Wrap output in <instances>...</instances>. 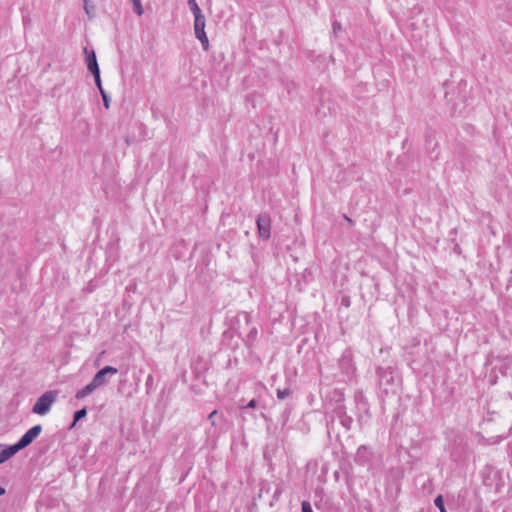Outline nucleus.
Segmentation results:
<instances>
[{
	"mask_svg": "<svg viewBox=\"0 0 512 512\" xmlns=\"http://www.w3.org/2000/svg\"><path fill=\"white\" fill-rule=\"evenodd\" d=\"M289 395H290V390L289 389H283V390L278 389L277 390V397L280 400L286 399Z\"/></svg>",
	"mask_w": 512,
	"mask_h": 512,
	"instance_id": "2eb2a0df",
	"label": "nucleus"
},
{
	"mask_svg": "<svg viewBox=\"0 0 512 512\" xmlns=\"http://www.w3.org/2000/svg\"><path fill=\"white\" fill-rule=\"evenodd\" d=\"M101 96H102V99H103V104L105 106V108H109V103H110V98L108 97L107 93L105 92L104 89H101Z\"/></svg>",
	"mask_w": 512,
	"mask_h": 512,
	"instance_id": "dca6fc26",
	"label": "nucleus"
},
{
	"mask_svg": "<svg viewBox=\"0 0 512 512\" xmlns=\"http://www.w3.org/2000/svg\"><path fill=\"white\" fill-rule=\"evenodd\" d=\"M258 234L263 240H268L271 236V218L268 213H261L256 220Z\"/></svg>",
	"mask_w": 512,
	"mask_h": 512,
	"instance_id": "20e7f679",
	"label": "nucleus"
},
{
	"mask_svg": "<svg viewBox=\"0 0 512 512\" xmlns=\"http://www.w3.org/2000/svg\"><path fill=\"white\" fill-rule=\"evenodd\" d=\"M434 504L440 510V512H447V510H446V508L444 506V501H443V496L442 495H438L434 499Z\"/></svg>",
	"mask_w": 512,
	"mask_h": 512,
	"instance_id": "f8f14e48",
	"label": "nucleus"
},
{
	"mask_svg": "<svg viewBox=\"0 0 512 512\" xmlns=\"http://www.w3.org/2000/svg\"><path fill=\"white\" fill-rule=\"evenodd\" d=\"M258 406V402L255 399L250 400L244 408H255Z\"/></svg>",
	"mask_w": 512,
	"mask_h": 512,
	"instance_id": "6ab92c4d",
	"label": "nucleus"
},
{
	"mask_svg": "<svg viewBox=\"0 0 512 512\" xmlns=\"http://www.w3.org/2000/svg\"><path fill=\"white\" fill-rule=\"evenodd\" d=\"M345 219L347 220V222H349L350 225L353 224V221L351 218H349L348 216H345Z\"/></svg>",
	"mask_w": 512,
	"mask_h": 512,
	"instance_id": "4be33fe9",
	"label": "nucleus"
},
{
	"mask_svg": "<svg viewBox=\"0 0 512 512\" xmlns=\"http://www.w3.org/2000/svg\"><path fill=\"white\" fill-rule=\"evenodd\" d=\"M280 495H281V490L280 489H276L273 498L277 500Z\"/></svg>",
	"mask_w": 512,
	"mask_h": 512,
	"instance_id": "412c9836",
	"label": "nucleus"
},
{
	"mask_svg": "<svg viewBox=\"0 0 512 512\" xmlns=\"http://www.w3.org/2000/svg\"><path fill=\"white\" fill-rule=\"evenodd\" d=\"M86 415H87V410H86V408H82V409H80V410L76 411V412L74 413V421H73V423H72L71 427H74V426H75V424H76L78 421H80L81 419L85 418V417H86Z\"/></svg>",
	"mask_w": 512,
	"mask_h": 512,
	"instance_id": "1a4fd4ad",
	"label": "nucleus"
},
{
	"mask_svg": "<svg viewBox=\"0 0 512 512\" xmlns=\"http://www.w3.org/2000/svg\"><path fill=\"white\" fill-rule=\"evenodd\" d=\"M151 381H152V376L149 375L148 378H147L146 384L151 383Z\"/></svg>",
	"mask_w": 512,
	"mask_h": 512,
	"instance_id": "5701e85b",
	"label": "nucleus"
},
{
	"mask_svg": "<svg viewBox=\"0 0 512 512\" xmlns=\"http://www.w3.org/2000/svg\"><path fill=\"white\" fill-rule=\"evenodd\" d=\"M133 4V11L138 15L142 16L144 13V9L142 7L140 0H130Z\"/></svg>",
	"mask_w": 512,
	"mask_h": 512,
	"instance_id": "9b49d317",
	"label": "nucleus"
},
{
	"mask_svg": "<svg viewBox=\"0 0 512 512\" xmlns=\"http://www.w3.org/2000/svg\"><path fill=\"white\" fill-rule=\"evenodd\" d=\"M118 373V369L113 366H105L101 370H99L95 376L93 377L92 381L87 384L84 388L79 390L75 397L77 399H83L93 393L97 388L107 384L109 382L108 376L109 375H116Z\"/></svg>",
	"mask_w": 512,
	"mask_h": 512,
	"instance_id": "f257e3e1",
	"label": "nucleus"
},
{
	"mask_svg": "<svg viewBox=\"0 0 512 512\" xmlns=\"http://www.w3.org/2000/svg\"><path fill=\"white\" fill-rule=\"evenodd\" d=\"M257 337V329L255 327H252L249 331V333L246 335V341L249 344H252Z\"/></svg>",
	"mask_w": 512,
	"mask_h": 512,
	"instance_id": "ddd939ff",
	"label": "nucleus"
},
{
	"mask_svg": "<svg viewBox=\"0 0 512 512\" xmlns=\"http://www.w3.org/2000/svg\"><path fill=\"white\" fill-rule=\"evenodd\" d=\"M93 76L95 78L96 86L98 87L99 91L101 92V89H103V87H102V83H101L100 72L94 73Z\"/></svg>",
	"mask_w": 512,
	"mask_h": 512,
	"instance_id": "a211bd4d",
	"label": "nucleus"
},
{
	"mask_svg": "<svg viewBox=\"0 0 512 512\" xmlns=\"http://www.w3.org/2000/svg\"><path fill=\"white\" fill-rule=\"evenodd\" d=\"M84 52L86 53V62L88 70L92 74L100 72L95 52L93 50L89 52L87 48L84 49Z\"/></svg>",
	"mask_w": 512,
	"mask_h": 512,
	"instance_id": "423d86ee",
	"label": "nucleus"
},
{
	"mask_svg": "<svg viewBox=\"0 0 512 512\" xmlns=\"http://www.w3.org/2000/svg\"><path fill=\"white\" fill-rule=\"evenodd\" d=\"M41 431L42 426L40 424H37L27 430L17 442L20 449L22 450L29 446L40 435Z\"/></svg>",
	"mask_w": 512,
	"mask_h": 512,
	"instance_id": "39448f33",
	"label": "nucleus"
},
{
	"mask_svg": "<svg viewBox=\"0 0 512 512\" xmlns=\"http://www.w3.org/2000/svg\"><path fill=\"white\" fill-rule=\"evenodd\" d=\"M2 463H4V462H3V461H2V459L0 458V464H2Z\"/></svg>",
	"mask_w": 512,
	"mask_h": 512,
	"instance_id": "bb28decb",
	"label": "nucleus"
},
{
	"mask_svg": "<svg viewBox=\"0 0 512 512\" xmlns=\"http://www.w3.org/2000/svg\"><path fill=\"white\" fill-rule=\"evenodd\" d=\"M2 447L3 449L0 452V458L2 459L3 462L10 459L12 456H14L17 452L21 450L17 443L10 446H4L3 444H0V448Z\"/></svg>",
	"mask_w": 512,
	"mask_h": 512,
	"instance_id": "0eeeda50",
	"label": "nucleus"
},
{
	"mask_svg": "<svg viewBox=\"0 0 512 512\" xmlns=\"http://www.w3.org/2000/svg\"><path fill=\"white\" fill-rule=\"evenodd\" d=\"M337 415L339 417V421L341 423V425L346 429V430H350L351 429V426H352V423H353V419L352 417L348 416L346 414V412L342 409V408H339L338 411H337Z\"/></svg>",
	"mask_w": 512,
	"mask_h": 512,
	"instance_id": "6e6552de",
	"label": "nucleus"
},
{
	"mask_svg": "<svg viewBox=\"0 0 512 512\" xmlns=\"http://www.w3.org/2000/svg\"><path fill=\"white\" fill-rule=\"evenodd\" d=\"M83 3H84L83 7H84V10L87 13V15L89 17H93L94 12H95V6L93 4H91L89 0H83Z\"/></svg>",
	"mask_w": 512,
	"mask_h": 512,
	"instance_id": "9d476101",
	"label": "nucleus"
},
{
	"mask_svg": "<svg viewBox=\"0 0 512 512\" xmlns=\"http://www.w3.org/2000/svg\"><path fill=\"white\" fill-rule=\"evenodd\" d=\"M216 413H217V411H216V410L212 411V412L210 413V415H209V418L214 417V415H215Z\"/></svg>",
	"mask_w": 512,
	"mask_h": 512,
	"instance_id": "b1692460",
	"label": "nucleus"
},
{
	"mask_svg": "<svg viewBox=\"0 0 512 512\" xmlns=\"http://www.w3.org/2000/svg\"><path fill=\"white\" fill-rule=\"evenodd\" d=\"M5 493V489L0 487V496H2Z\"/></svg>",
	"mask_w": 512,
	"mask_h": 512,
	"instance_id": "393cba45",
	"label": "nucleus"
},
{
	"mask_svg": "<svg viewBox=\"0 0 512 512\" xmlns=\"http://www.w3.org/2000/svg\"><path fill=\"white\" fill-rule=\"evenodd\" d=\"M188 5L193 14L201 12V9L198 6L196 0H188Z\"/></svg>",
	"mask_w": 512,
	"mask_h": 512,
	"instance_id": "4468645a",
	"label": "nucleus"
},
{
	"mask_svg": "<svg viewBox=\"0 0 512 512\" xmlns=\"http://www.w3.org/2000/svg\"><path fill=\"white\" fill-rule=\"evenodd\" d=\"M56 393L54 391H47L42 394L35 402L32 412L38 415H45L51 409V406L56 401Z\"/></svg>",
	"mask_w": 512,
	"mask_h": 512,
	"instance_id": "f03ea898",
	"label": "nucleus"
},
{
	"mask_svg": "<svg viewBox=\"0 0 512 512\" xmlns=\"http://www.w3.org/2000/svg\"><path fill=\"white\" fill-rule=\"evenodd\" d=\"M340 29H341V25H340V23H338L337 21H335V22L333 23V31H334V33H337Z\"/></svg>",
	"mask_w": 512,
	"mask_h": 512,
	"instance_id": "aec40b11",
	"label": "nucleus"
},
{
	"mask_svg": "<svg viewBox=\"0 0 512 512\" xmlns=\"http://www.w3.org/2000/svg\"><path fill=\"white\" fill-rule=\"evenodd\" d=\"M244 317H245L246 322L248 323L249 322V316L247 314H245Z\"/></svg>",
	"mask_w": 512,
	"mask_h": 512,
	"instance_id": "a878e982",
	"label": "nucleus"
},
{
	"mask_svg": "<svg viewBox=\"0 0 512 512\" xmlns=\"http://www.w3.org/2000/svg\"><path fill=\"white\" fill-rule=\"evenodd\" d=\"M194 15V32L196 38L201 42L203 50L208 51L209 40L205 33V17L201 12L195 13Z\"/></svg>",
	"mask_w": 512,
	"mask_h": 512,
	"instance_id": "7ed1b4c3",
	"label": "nucleus"
},
{
	"mask_svg": "<svg viewBox=\"0 0 512 512\" xmlns=\"http://www.w3.org/2000/svg\"><path fill=\"white\" fill-rule=\"evenodd\" d=\"M302 512H313L311 504L308 501H302Z\"/></svg>",
	"mask_w": 512,
	"mask_h": 512,
	"instance_id": "f3484780",
	"label": "nucleus"
}]
</instances>
